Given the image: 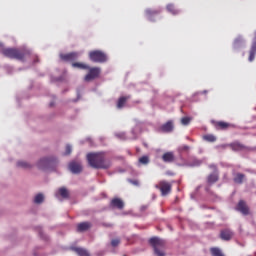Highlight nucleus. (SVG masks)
<instances>
[{
    "instance_id": "10",
    "label": "nucleus",
    "mask_w": 256,
    "mask_h": 256,
    "mask_svg": "<svg viewBox=\"0 0 256 256\" xmlns=\"http://www.w3.org/2000/svg\"><path fill=\"white\" fill-rule=\"evenodd\" d=\"M92 227L90 222H81L77 224L76 232L77 233H84L90 230Z\"/></svg>"
},
{
    "instance_id": "30",
    "label": "nucleus",
    "mask_w": 256,
    "mask_h": 256,
    "mask_svg": "<svg viewBox=\"0 0 256 256\" xmlns=\"http://www.w3.org/2000/svg\"><path fill=\"white\" fill-rule=\"evenodd\" d=\"M44 199H45V196H43V194H37L34 198V202L35 204H41L43 203Z\"/></svg>"
},
{
    "instance_id": "19",
    "label": "nucleus",
    "mask_w": 256,
    "mask_h": 256,
    "mask_svg": "<svg viewBox=\"0 0 256 256\" xmlns=\"http://www.w3.org/2000/svg\"><path fill=\"white\" fill-rule=\"evenodd\" d=\"M129 99H130V96H129V95H128V96H121V97L118 99V101H117V104H116L117 108H118V109H122V108L125 106L126 102H127Z\"/></svg>"
},
{
    "instance_id": "42",
    "label": "nucleus",
    "mask_w": 256,
    "mask_h": 256,
    "mask_svg": "<svg viewBox=\"0 0 256 256\" xmlns=\"http://www.w3.org/2000/svg\"><path fill=\"white\" fill-rule=\"evenodd\" d=\"M166 175H174L172 172H167Z\"/></svg>"
},
{
    "instance_id": "34",
    "label": "nucleus",
    "mask_w": 256,
    "mask_h": 256,
    "mask_svg": "<svg viewBox=\"0 0 256 256\" xmlns=\"http://www.w3.org/2000/svg\"><path fill=\"white\" fill-rule=\"evenodd\" d=\"M73 149L71 148V145H66L64 155H71V152Z\"/></svg>"
},
{
    "instance_id": "16",
    "label": "nucleus",
    "mask_w": 256,
    "mask_h": 256,
    "mask_svg": "<svg viewBox=\"0 0 256 256\" xmlns=\"http://www.w3.org/2000/svg\"><path fill=\"white\" fill-rule=\"evenodd\" d=\"M173 129H174V125L172 121H168L167 123L161 126V131L163 133H172Z\"/></svg>"
},
{
    "instance_id": "18",
    "label": "nucleus",
    "mask_w": 256,
    "mask_h": 256,
    "mask_svg": "<svg viewBox=\"0 0 256 256\" xmlns=\"http://www.w3.org/2000/svg\"><path fill=\"white\" fill-rule=\"evenodd\" d=\"M216 129L225 131L226 129H229L230 127H234L232 124H229L227 122L219 121L215 123Z\"/></svg>"
},
{
    "instance_id": "20",
    "label": "nucleus",
    "mask_w": 256,
    "mask_h": 256,
    "mask_svg": "<svg viewBox=\"0 0 256 256\" xmlns=\"http://www.w3.org/2000/svg\"><path fill=\"white\" fill-rule=\"evenodd\" d=\"M73 251L78 255V256H90L89 252L84 249V248H80V247H74Z\"/></svg>"
},
{
    "instance_id": "7",
    "label": "nucleus",
    "mask_w": 256,
    "mask_h": 256,
    "mask_svg": "<svg viewBox=\"0 0 256 256\" xmlns=\"http://www.w3.org/2000/svg\"><path fill=\"white\" fill-rule=\"evenodd\" d=\"M236 210L244 216H248L250 214V209L243 200L239 201Z\"/></svg>"
},
{
    "instance_id": "37",
    "label": "nucleus",
    "mask_w": 256,
    "mask_h": 256,
    "mask_svg": "<svg viewBox=\"0 0 256 256\" xmlns=\"http://www.w3.org/2000/svg\"><path fill=\"white\" fill-rule=\"evenodd\" d=\"M129 183L131 185H135V187H139V181L138 180H129Z\"/></svg>"
},
{
    "instance_id": "32",
    "label": "nucleus",
    "mask_w": 256,
    "mask_h": 256,
    "mask_svg": "<svg viewBox=\"0 0 256 256\" xmlns=\"http://www.w3.org/2000/svg\"><path fill=\"white\" fill-rule=\"evenodd\" d=\"M204 139H205V141H208L209 143H214V141H216L215 136H214V135H211V134L205 135V136H204Z\"/></svg>"
},
{
    "instance_id": "25",
    "label": "nucleus",
    "mask_w": 256,
    "mask_h": 256,
    "mask_svg": "<svg viewBox=\"0 0 256 256\" xmlns=\"http://www.w3.org/2000/svg\"><path fill=\"white\" fill-rule=\"evenodd\" d=\"M163 161H174L175 157L173 152H166L163 156H162Z\"/></svg>"
},
{
    "instance_id": "28",
    "label": "nucleus",
    "mask_w": 256,
    "mask_h": 256,
    "mask_svg": "<svg viewBox=\"0 0 256 256\" xmlns=\"http://www.w3.org/2000/svg\"><path fill=\"white\" fill-rule=\"evenodd\" d=\"M243 43H244L243 38L241 36L237 37L234 41V48L238 49Z\"/></svg>"
},
{
    "instance_id": "24",
    "label": "nucleus",
    "mask_w": 256,
    "mask_h": 256,
    "mask_svg": "<svg viewBox=\"0 0 256 256\" xmlns=\"http://www.w3.org/2000/svg\"><path fill=\"white\" fill-rule=\"evenodd\" d=\"M58 193L60 196L63 197V199H69V190L67 188L62 187L58 190Z\"/></svg>"
},
{
    "instance_id": "29",
    "label": "nucleus",
    "mask_w": 256,
    "mask_h": 256,
    "mask_svg": "<svg viewBox=\"0 0 256 256\" xmlns=\"http://www.w3.org/2000/svg\"><path fill=\"white\" fill-rule=\"evenodd\" d=\"M167 10L173 15H177L179 13V10H177L173 4H168Z\"/></svg>"
},
{
    "instance_id": "41",
    "label": "nucleus",
    "mask_w": 256,
    "mask_h": 256,
    "mask_svg": "<svg viewBox=\"0 0 256 256\" xmlns=\"http://www.w3.org/2000/svg\"><path fill=\"white\" fill-rule=\"evenodd\" d=\"M210 168L213 169V171H217V168L214 165H211Z\"/></svg>"
},
{
    "instance_id": "43",
    "label": "nucleus",
    "mask_w": 256,
    "mask_h": 256,
    "mask_svg": "<svg viewBox=\"0 0 256 256\" xmlns=\"http://www.w3.org/2000/svg\"><path fill=\"white\" fill-rule=\"evenodd\" d=\"M124 256H126V255H124Z\"/></svg>"
},
{
    "instance_id": "1",
    "label": "nucleus",
    "mask_w": 256,
    "mask_h": 256,
    "mask_svg": "<svg viewBox=\"0 0 256 256\" xmlns=\"http://www.w3.org/2000/svg\"><path fill=\"white\" fill-rule=\"evenodd\" d=\"M149 244L153 248L154 254L156 256H166V242L159 237H152L149 239Z\"/></svg>"
},
{
    "instance_id": "2",
    "label": "nucleus",
    "mask_w": 256,
    "mask_h": 256,
    "mask_svg": "<svg viewBox=\"0 0 256 256\" xmlns=\"http://www.w3.org/2000/svg\"><path fill=\"white\" fill-rule=\"evenodd\" d=\"M2 54L10 59H17L23 61V59H25V56H27L29 52L15 48H6L2 50Z\"/></svg>"
},
{
    "instance_id": "31",
    "label": "nucleus",
    "mask_w": 256,
    "mask_h": 256,
    "mask_svg": "<svg viewBox=\"0 0 256 256\" xmlns=\"http://www.w3.org/2000/svg\"><path fill=\"white\" fill-rule=\"evenodd\" d=\"M120 243H121L120 238H114V239L111 240V246L113 248L118 247L120 245Z\"/></svg>"
},
{
    "instance_id": "38",
    "label": "nucleus",
    "mask_w": 256,
    "mask_h": 256,
    "mask_svg": "<svg viewBox=\"0 0 256 256\" xmlns=\"http://www.w3.org/2000/svg\"><path fill=\"white\" fill-rule=\"evenodd\" d=\"M148 161H140L138 163V167H141L142 165H147Z\"/></svg>"
},
{
    "instance_id": "11",
    "label": "nucleus",
    "mask_w": 256,
    "mask_h": 256,
    "mask_svg": "<svg viewBox=\"0 0 256 256\" xmlns=\"http://www.w3.org/2000/svg\"><path fill=\"white\" fill-rule=\"evenodd\" d=\"M233 151H249V148L240 142H233L229 145Z\"/></svg>"
},
{
    "instance_id": "4",
    "label": "nucleus",
    "mask_w": 256,
    "mask_h": 256,
    "mask_svg": "<svg viewBox=\"0 0 256 256\" xmlns=\"http://www.w3.org/2000/svg\"><path fill=\"white\" fill-rule=\"evenodd\" d=\"M155 187L156 189H159L161 191V195L165 197L171 192L172 184L165 180H161Z\"/></svg>"
},
{
    "instance_id": "33",
    "label": "nucleus",
    "mask_w": 256,
    "mask_h": 256,
    "mask_svg": "<svg viewBox=\"0 0 256 256\" xmlns=\"http://www.w3.org/2000/svg\"><path fill=\"white\" fill-rule=\"evenodd\" d=\"M190 121H191V119L189 117H183L181 119L182 125H189Z\"/></svg>"
},
{
    "instance_id": "8",
    "label": "nucleus",
    "mask_w": 256,
    "mask_h": 256,
    "mask_svg": "<svg viewBox=\"0 0 256 256\" xmlns=\"http://www.w3.org/2000/svg\"><path fill=\"white\" fill-rule=\"evenodd\" d=\"M103 152H91L87 154V161H103Z\"/></svg>"
},
{
    "instance_id": "13",
    "label": "nucleus",
    "mask_w": 256,
    "mask_h": 256,
    "mask_svg": "<svg viewBox=\"0 0 256 256\" xmlns=\"http://www.w3.org/2000/svg\"><path fill=\"white\" fill-rule=\"evenodd\" d=\"M161 12L160 9H146L145 14L149 21L154 22V16Z\"/></svg>"
},
{
    "instance_id": "12",
    "label": "nucleus",
    "mask_w": 256,
    "mask_h": 256,
    "mask_svg": "<svg viewBox=\"0 0 256 256\" xmlns=\"http://www.w3.org/2000/svg\"><path fill=\"white\" fill-rule=\"evenodd\" d=\"M256 55V32L254 33V38L252 40V45L249 51V61L252 62Z\"/></svg>"
},
{
    "instance_id": "23",
    "label": "nucleus",
    "mask_w": 256,
    "mask_h": 256,
    "mask_svg": "<svg viewBox=\"0 0 256 256\" xmlns=\"http://www.w3.org/2000/svg\"><path fill=\"white\" fill-rule=\"evenodd\" d=\"M16 167H19L20 169H31L33 165H31V163L29 162L20 161V162H17Z\"/></svg>"
},
{
    "instance_id": "22",
    "label": "nucleus",
    "mask_w": 256,
    "mask_h": 256,
    "mask_svg": "<svg viewBox=\"0 0 256 256\" xmlns=\"http://www.w3.org/2000/svg\"><path fill=\"white\" fill-rule=\"evenodd\" d=\"M245 179V175L242 173H237L234 176V183H237V185H242L243 181Z\"/></svg>"
},
{
    "instance_id": "17",
    "label": "nucleus",
    "mask_w": 256,
    "mask_h": 256,
    "mask_svg": "<svg viewBox=\"0 0 256 256\" xmlns=\"http://www.w3.org/2000/svg\"><path fill=\"white\" fill-rule=\"evenodd\" d=\"M111 206L118 210H122L124 208V203L120 198H114L111 201Z\"/></svg>"
},
{
    "instance_id": "9",
    "label": "nucleus",
    "mask_w": 256,
    "mask_h": 256,
    "mask_svg": "<svg viewBox=\"0 0 256 256\" xmlns=\"http://www.w3.org/2000/svg\"><path fill=\"white\" fill-rule=\"evenodd\" d=\"M68 168L74 175H78L83 169L79 162H70Z\"/></svg>"
},
{
    "instance_id": "5",
    "label": "nucleus",
    "mask_w": 256,
    "mask_h": 256,
    "mask_svg": "<svg viewBox=\"0 0 256 256\" xmlns=\"http://www.w3.org/2000/svg\"><path fill=\"white\" fill-rule=\"evenodd\" d=\"M88 165L92 169H109L111 163L109 161H89Z\"/></svg>"
},
{
    "instance_id": "15",
    "label": "nucleus",
    "mask_w": 256,
    "mask_h": 256,
    "mask_svg": "<svg viewBox=\"0 0 256 256\" xmlns=\"http://www.w3.org/2000/svg\"><path fill=\"white\" fill-rule=\"evenodd\" d=\"M232 237H233V233L229 229H224L220 233V238L223 241H230L232 239Z\"/></svg>"
},
{
    "instance_id": "26",
    "label": "nucleus",
    "mask_w": 256,
    "mask_h": 256,
    "mask_svg": "<svg viewBox=\"0 0 256 256\" xmlns=\"http://www.w3.org/2000/svg\"><path fill=\"white\" fill-rule=\"evenodd\" d=\"M210 253L212 256H224L223 253L221 252V250L217 247H212L210 249Z\"/></svg>"
},
{
    "instance_id": "40",
    "label": "nucleus",
    "mask_w": 256,
    "mask_h": 256,
    "mask_svg": "<svg viewBox=\"0 0 256 256\" xmlns=\"http://www.w3.org/2000/svg\"><path fill=\"white\" fill-rule=\"evenodd\" d=\"M117 137H118L119 139H125V135H124V134H117Z\"/></svg>"
},
{
    "instance_id": "6",
    "label": "nucleus",
    "mask_w": 256,
    "mask_h": 256,
    "mask_svg": "<svg viewBox=\"0 0 256 256\" xmlns=\"http://www.w3.org/2000/svg\"><path fill=\"white\" fill-rule=\"evenodd\" d=\"M88 70H89V72L85 76L86 81H91V80L97 78L100 74V69L98 67H93V68L89 67Z\"/></svg>"
},
{
    "instance_id": "3",
    "label": "nucleus",
    "mask_w": 256,
    "mask_h": 256,
    "mask_svg": "<svg viewBox=\"0 0 256 256\" xmlns=\"http://www.w3.org/2000/svg\"><path fill=\"white\" fill-rule=\"evenodd\" d=\"M89 58L92 62L103 63L107 60V56L100 50H94L89 52Z\"/></svg>"
},
{
    "instance_id": "21",
    "label": "nucleus",
    "mask_w": 256,
    "mask_h": 256,
    "mask_svg": "<svg viewBox=\"0 0 256 256\" xmlns=\"http://www.w3.org/2000/svg\"><path fill=\"white\" fill-rule=\"evenodd\" d=\"M219 179V174L217 172L210 174L207 178V181L209 183V185H213V183H217Z\"/></svg>"
},
{
    "instance_id": "35",
    "label": "nucleus",
    "mask_w": 256,
    "mask_h": 256,
    "mask_svg": "<svg viewBox=\"0 0 256 256\" xmlns=\"http://www.w3.org/2000/svg\"><path fill=\"white\" fill-rule=\"evenodd\" d=\"M47 165H49V162H47V161H42V162H39V163L37 164V166H38L40 169H45V168H43V167H45V166H47Z\"/></svg>"
},
{
    "instance_id": "14",
    "label": "nucleus",
    "mask_w": 256,
    "mask_h": 256,
    "mask_svg": "<svg viewBox=\"0 0 256 256\" xmlns=\"http://www.w3.org/2000/svg\"><path fill=\"white\" fill-rule=\"evenodd\" d=\"M60 58L66 62H73L78 58V54L76 52L61 54Z\"/></svg>"
},
{
    "instance_id": "27",
    "label": "nucleus",
    "mask_w": 256,
    "mask_h": 256,
    "mask_svg": "<svg viewBox=\"0 0 256 256\" xmlns=\"http://www.w3.org/2000/svg\"><path fill=\"white\" fill-rule=\"evenodd\" d=\"M72 66H73L74 68H79V69H83V70L89 69V66H88V65L83 64V63H80V62L72 63Z\"/></svg>"
},
{
    "instance_id": "36",
    "label": "nucleus",
    "mask_w": 256,
    "mask_h": 256,
    "mask_svg": "<svg viewBox=\"0 0 256 256\" xmlns=\"http://www.w3.org/2000/svg\"><path fill=\"white\" fill-rule=\"evenodd\" d=\"M190 147L187 145H183L179 147V151L183 152V151H189Z\"/></svg>"
},
{
    "instance_id": "39",
    "label": "nucleus",
    "mask_w": 256,
    "mask_h": 256,
    "mask_svg": "<svg viewBox=\"0 0 256 256\" xmlns=\"http://www.w3.org/2000/svg\"><path fill=\"white\" fill-rule=\"evenodd\" d=\"M148 156H143L141 158H139V161H148Z\"/></svg>"
}]
</instances>
